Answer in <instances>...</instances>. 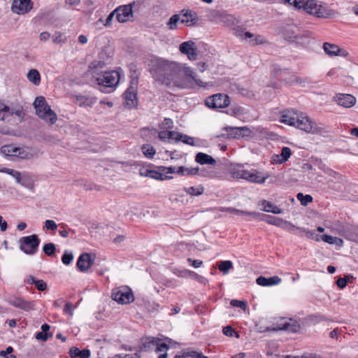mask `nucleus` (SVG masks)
Listing matches in <instances>:
<instances>
[{"label":"nucleus","instance_id":"obj_1","mask_svg":"<svg viewBox=\"0 0 358 358\" xmlns=\"http://www.w3.org/2000/svg\"><path fill=\"white\" fill-rule=\"evenodd\" d=\"M148 71L158 83L169 87L186 88L194 83L195 73L181 63L169 61L160 57H152L147 60Z\"/></svg>","mask_w":358,"mask_h":358},{"label":"nucleus","instance_id":"obj_2","mask_svg":"<svg viewBox=\"0 0 358 358\" xmlns=\"http://www.w3.org/2000/svg\"><path fill=\"white\" fill-rule=\"evenodd\" d=\"M295 127L309 134L320 135L326 137L329 135L330 131L329 127L322 123H317L313 121L310 117L299 113L296 119Z\"/></svg>","mask_w":358,"mask_h":358},{"label":"nucleus","instance_id":"obj_3","mask_svg":"<svg viewBox=\"0 0 358 358\" xmlns=\"http://www.w3.org/2000/svg\"><path fill=\"white\" fill-rule=\"evenodd\" d=\"M303 8L308 13L317 18H333L338 15L326 3L317 0H305Z\"/></svg>","mask_w":358,"mask_h":358},{"label":"nucleus","instance_id":"obj_4","mask_svg":"<svg viewBox=\"0 0 358 358\" xmlns=\"http://www.w3.org/2000/svg\"><path fill=\"white\" fill-rule=\"evenodd\" d=\"M197 14L190 9H182L179 13L173 15L166 22V26L170 30L178 28V24H185L187 27L194 26L198 21Z\"/></svg>","mask_w":358,"mask_h":358},{"label":"nucleus","instance_id":"obj_5","mask_svg":"<svg viewBox=\"0 0 358 358\" xmlns=\"http://www.w3.org/2000/svg\"><path fill=\"white\" fill-rule=\"evenodd\" d=\"M36 115L50 124H54L57 120V114L51 109L43 96H38L34 102Z\"/></svg>","mask_w":358,"mask_h":358},{"label":"nucleus","instance_id":"obj_6","mask_svg":"<svg viewBox=\"0 0 358 358\" xmlns=\"http://www.w3.org/2000/svg\"><path fill=\"white\" fill-rule=\"evenodd\" d=\"M154 347L156 348V352L159 355L158 358H167L166 351L169 348L167 342H162V341L157 337H147L142 340L141 350L144 351H149Z\"/></svg>","mask_w":358,"mask_h":358},{"label":"nucleus","instance_id":"obj_7","mask_svg":"<svg viewBox=\"0 0 358 358\" xmlns=\"http://www.w3.org/2000/svg\"><path fill=\"white\" fill-rule=\"evenodd\" d=\"M20 249L25 254L33 255L36 253L39 244L40 239L38 236L33 234L28 236H24L19 240Z\"/></svg>","mask_w":358,"mask_h":358},{"label":"nucleus","instance_id":"obj_8","mask_svg":"<svg viewBox=\"0 0 358 358\" xmlns=\"http://www.w3.org/2000/svg\"><path fill=\"white\" fill-rule=\"evenodd\" d=\"M205 104L209 108H224L229 106L230 99L224 94H215L205 100Z\"/></svg>","mask_w":358,"mask_h":358},{"label":"nucleus","instance_id":"obj_9","mask_svg":"<svg viewBox=\"0 0 358 358\" xmlns=\"http://www.w3.org/2000/svg\"><path fill=\"white\" fill-rule=\"evenodd\" d=\"M96 84L103 87H113L115 86L119 81L118 72L113 71L102 73L97 76H94Z\"/></svg>","mask_w":358,"mask_h":358},{"label":"nucleus","instance_id":"obj_10","mask_svg":"<svg viewBox=\"0 0 358 358\" xmlns=\"http://www.w3.org/2000/svg\"><path fill=\"white\" fill-rule=\"evenodd\" d=\"M222 131L221 136L228 138H241L250 136L251 133L250 129L246 126L238 127L227 126L222 129Z\"/></svg>","mask_w":358,"mask_h":358},{"label":"nucleus","instance_id":"obj_11","mask_svg":"<svg viewBox=\"0 0 358 358\" xmlns=\"http://www.w3.org/2000/svg\"><path fill=\"white\" fill-rule=\"evenodd\" d=\"M111 298L120 304L130 303L134 300L132 291L127 287L114 289Z\"/></svg>","mask_w":358,"mask_h":358},{"label":"nucleus","instance_id":"obj_12","mask_svg":"<svg viewBox=\"0 0 358 358\" xmlns=\"http://www.w3.org/2000/svg\"><path fill=\"white\" fill-rule=\"evenodd\" d=\"M22 110H15L8 108L3 115L1 116L0 120L6 122L10 126H15L20 123L23 119Z\"/></svg>","mask_w":358,"mask_h":358},{"label":"nucleus","instance_id":"obj_13","mask_svg":"<svg viewBox=\"0 0 358 358\" xmlns=\"http://www.w3.org/2000/svg\"><path fill=\"white\" fill-rule=\"evenodd\" d=\"M116 13V20L118 22L124 23L133 17L132 4L120 6L113 10Z\"/></svg>","mask_w":358,"mask_h":358},{"label":"nucleus","instance_id":"obj_14","mask_svg":"<svg viewBox=\"0 0 358 358\" xmlns=\"http://www.w3.org/2000/svg\"><path fill=\"white\" fill-rule=\"evenodd\" d=\"M179 50L185 55L190 61L197 59L198 53L194 42L188 41L182 43L179 46Z\"/></svg>","mask_w":358,"mask_h":358},{"label":"nucleus","instance_id":"obj_15","mask_svg":"<svg viewBox=\"0 0 358 358\" xmlns=\"http://www.w3.org/2000/svg\"><path fill=\"white\" fill-rule=\"evenodd\" d=\"M33 8L31 0H14L12 3V11L18 15H24Z\"/></svg>","mask_w":358,"mask_h":358},{"label":"nucleus","instance_id":"obj_16","mask_svg":"<svg viewBox=\"0 0 358 358\" xmlns=\"http://www.w3.org/2000/svg\"><path fill=\"white\" fill-rule=\"evenodd\" d=\"M8 303L16 308L24 311H30L34 309L35 303L34 301H27L22 297L14 296L8 300Z\"/></svg>","mask_w":358,"mask_h":358},{"label":"nucleus","instance_id":"obj_17","mask_svg":"<svg viewBox=\"0 0 358 358\" xmlns=\"http://www.w3.org/2000/svg\"><path fill=\"white\" fill-rule=\"evenodd\" d=\"M333 100L338 105L347 108L352 107L356 103V98L349 94H336Z\"/></svg>","mask_w":358,"mask_h":358},{"label":"nucleus","instance_id":"obj_18","mask_svg":"<svg viewBox=\"0 0 358 358\" xmlns=\"http://www.w3.org/2000/svg\"><path fill=\"white\" fill-rule=\"evenodd\" d=\"M323 50L326 55L329 57L341 56L346 57L348 55V52L345 50L339 48L337 45L327 42L324 43Z\"/></svg>","mask_w":358,"mask_h":358},{"label":"nucleus","instance_id":"obj_19","mask_svg":"<svg viewBox=\"0 0 358 358\" xmlns=\"http://www.w3.org/2000/svg\"><path fill=\"white\" fill-rule=\"evenodd\" d=\"M97 101V98L91 95L77 94L73 96V101L80 107H92Z\"/></svg>","mask_w":358,"mask_h":358},{"label":"nucleus","instance_id":"obj_20","mask_svg":"<svg viewBox=\"0 0 358 358\" xmlns=\"http://www.w3.org/2000/svg\"><path fill=\"white\" fill-rule=\"evenodd\" d=\"M93 262L94 261L89 253H83L80 255L76 264L80 271L85 272L92 266Z\"/></svg>","mask_w":358,"mask_h":358},{"label":"nucleus","instance_id":"obj_21","mask_svg":"<svg viewBox=\"0 0 358 358\" xmlns=\"http://www.w3.org/2000/svg\"><path fill=\"white\" fill-rule=\"evenodd\" d=\"M123 96L128 108H134L137 106V90H134V88H127Z\"/></svg>","mask_w":358,"mask_h":358},{"label":"nucleus","instance_id":"obj_22","mask_svg":"<svg viewBox=\"0 0 358 358\" xmlns=\"http://www.w3.org/2000/svg\"><path fill=\"white\" fill-rule=\"evenodd\" d=\"M140 174L141 176L158 180H165L172 178L171 176H166L162 171H157L154 170L143 169L140 171Z\"/></svg>","mask_w":358,"mask_h":358},{"label":"nucleus","instance_id":"obj_23","mask_svg":"<svg viewBox=\"0 0 358 358\" xmlns=\"http://www.w3.org/2000/svg\"><path fill=\"white\" fill-rule=\"evenodd\" d=\"M299 113L294 110H287L282 113L280 122L289 126H295Z\"/></svg>","mask_w":358,"mask_h":358},{"label":"nucleus","instance_id":"obj_24","mask_svg":"<svg viewBox=\"0 0 358 358\" xmlns=\"http://www.w3.org/2000/svg\"><path fill=\"white\" fill-rule=\"evenodd\" d=\"M245 38H248L246 41L251 45H257L266 43V39L262 35H255L250 32H245Z\"/></svg>","mask_w":358,"mask_h":358},{"label":"nucleus","instance_id":"obj_25","mask_svg":"<svg viewBox=\"0 0 358 358\" xmlns=\"http://www.w3.org/2000/svg\"><path fill=\"white\" fill-rule=\"evenodd\" d=\"M256 282L261 286H272L280 284L281 282V278L278 276H273L268 278L259 276L257 278Z\"/></svg>","mask_w":358,"mask_h":358},{"label":"nucleus","instance_id":"obj_26","mask_svg":"<svg viewBox=\"0 0 358 358\" xmlns=\"http://www.w3.org/2000/svg\"><path fill=\"white\" fill-rule=\"evenodd\" d=\"M268 177V174H264L257 170H252L249 176V182L262 184Z\"/></svg>","mask_w":358,"mask_h":358},{"label":"nucleus","instance_id":"obj_27","mask_svg":"<svg viewBox=\"0 0 358 358\" xmlns=\"http://www.w3.org/2000/svg\"><path fill=\"white\" fill-rule=\"evenodd\" d=\"M34 156L32 149L28 146H17V150L15 157H18L21 159H29Z\"/></svg>","mask_w":358,"mask_h":358},{"label":"nucleus","instance_id":"obj_28","mask_svg":"<svg viewBox=\"0 0 358 358\" xmlns=\"http://www.w3.org/2000/svg\"><path fill=\"white\" fill-rule=\"evenodd\" d=\"M285 39L289 41H296L299 42L300 40H301L305 35H299L298 34L294 29L292 27L287 28L283 34Z\"/></svg>","mask_w":358,"mask_h":358},{"label":"nucleus","instance_id":"obj_29","mask_svg":"<svg viewBox=\"0 0 358 358\" xmlns=\"http://www.w3.org/2000/svg\"><path fill=\"white\" fill-rule=\"evenodd\" d=\"M226 113L231 116L236 118H241L246 113V111L243 107L238 104H234L226 111Z\"/></svg>","mask_w":358,"mask_h":358},{"label":"nucleus","instance_id":"obj_30","mask_svg":"<svg viewBox=\"0 0 358 358\" xmlns=\"http://www.w3.org/2000/svg\"><path fill=\"white\" fill-rule=\"evenodd\" d=\"M71 357L89 358L90 357V351L88 349L80 350L76 347H72L69 352Z\"/></svg>","mask_w":358,"mask_h":358},{"label":"nucleus","instance_id":"obj_31","mask_svg":"<svg viewBox=\"0 0 358 358\" xmlns=\"http://www.w3.org/2000/svg\"><path fill=\"white\" fill-rule=\"evenodd\" d=\"M219 20L226 26H231L237 24L238 20L233 15L227 13H220Z\"/></svg>","mask_w":358,"mask_h":358},{"label":"nucleus","instance_id":"obj_32","mask_svg":"<svg viewBox=\"0 0 358 358\" xmlns=\"http://www.w3.org/2000/svg\"><path fill=\"white\" fill-rule=\"evenodd\" d=\"M17 146L14 144L4 145L1 148V153L6 157H15Z\"/></svg>","mask_w":358,"mask_h":358},{"label":"nucleus","instance_id":"obj_33","mask_svg":"<svg viewBox=\"0 0 358 358\" xmlns=\"http://www.w3.org/2000/svg\"><path fill=\"white\" fill-rule=\"evenodd\" d=\"M321 239L323 241H324L329 244H331V245H335L338 247H341L343 245V241L338 237L324 234L321 236Z\"/></svg>","mask_w":358,"mask_h":358},{"label":"nucleus","instance_id":"obj_34","mask_svg":"<svg viewBox=\"0 0 358 358\" xmlns=\"http://www.w3.org/2000/svg\"><path fill=\"white\" fill-rule=\"evenodd\" d=\"M176 136H178V132L175 131H162L158 134V137L162 141H174L176 142Z\"/></svg>","mask_w":358,"mask_h":358},{"label":"nucleus","instance_id":"obj_35","mask_svg":"<svg viewBox=\"0 0 358 358\" xmlns=\"http://www.w3.org/2000/svg\"><path fill=\"white\" fill-rule=\"evenodd\" d=\"M28 80L35 85L41 83V75L36 69H31L27 73Z\"/></svg>","mask_w":358,"mask_h":358},{"label":"nucleus","instance_id":"obj_36","mask_svg":"<svg viewBox=\"0 0 358 358\" xmlns=\"http://www.w3.org/2000/svg\"><path fill=\"white\" fill-rule=\"evenodd\" d=\"M199 171V167L186 168L184 166H179L177 169V173L182 176H194L197 174Z\"/></svg>","mask_w":358,"mask_h":358},{"label":"nucleus","instance_id":"obj_37","mask_svg":"<svg viewBox=\"0 0 358 358\" xmlns=\"http://www.w3.org/2000/svg\"><path fill=\"white\" fill-rule=\"evenodd\" d=\"M219 173L218 167H203V177L214 178Z\"/></svg>","mask_w":358,"mask_h":358},{"label":"nucleus","instance_id":"obj_38","mask_svg":"<svg viewBox=\"0 0 358 358\" xmlns=\"http://www.w3.org/2000/svg\"><path fill=\"white\" fill-rule=\"evenodd\" d=\"M176 142L182 141L183 143L190 145H194L195 141L194 138L192 137H190L186 134H182L181 133L178 132V136H176Z\"/></svg>","mask_w":358,"mask_h":358},{"label":"nucleus","instance_id":"obj_39","mask_svg":"<svg viewBox=\"0 0 358 358\" xmlns=\"http://www.w3.org/2000/svg\"><path fill=\"white\" fill-rule=\"evenodd\" d=\"M245 171L242 165L238 164L230 169V174L234 179H241L242 173Z\"/></svg>","mask_w":358,"mask_h":358},{"label":"nucleus","instance_id":"obj_40","mask_svg":"<svg viewBox=\"0 0 358 358\" xmlns=\"http://www.w3.org/2000/svg\"><path fill=\"white\" fill-rule=\"evenodd\" d=\"M143 155L148 159H152L155 155V150L153 146L145 144L141 147Z\"/></svg>","mask_w":358,"mask_h":358},{"label":"nucleus","instance_id":"obj_41","mask_svg":"<svg viewBox=\"0 0 358 358\" xmlns=\"http://www.w3.org/2000/svg\"><path fill=\"white\" fill-rule=\"evenodd\" d=\"M233 267V263L230 260L221 261L218 265V268L224 274H227Z\"/></svg>","mask_w":358,"mask_h":358},{"label":"nucleus","instance_id":"obj_42","mask_svg":"<svg viewBox=\"0 0 358 358\" xmlns=\"http://www.w3.org/2000/svg\"><path fill=\"white\" fill-rule=\"evenodd\" d=\"M43 251L46 255L52 256L56 251V246L52 243H46L43 247Z\"/></svg>","mask_w":358,"mask_h":358},{"label":"nucleus","instance_id":"obj_43","mask_svg":"<svg viewBox=\"0 0 358 358\" xmlns=\"http://www.w3.org/2000/svg\"><path fill=\"white\" fill-rule=\"evenodd\" d=\"M296 199L300 201L301 205L305 206L313 201V197L310 195H303V193H298L296 194Z\"/></svg>","mask_w":358,"mask_h":358},{"label":"nucleus","instance_id":"obj_44","mask_svg":"<svg viewBox=\"0 0 358 358\" xmlns=\"http://www.w3.org/2000/svg\"><path fill=\"white\" fill-rule=\"evenodd\" d=\"M203 165H211L218 167L216 160L210 155L203 153Z\"/></svg>","mask_w":358,"mask_h":358},{"label":"nucleus","instance_id":"obj_45","mask_svg":"<svg viewBox=\"0 0 358 358\" xmlns=\"http://www.w3.org/2000/svg\"><path fill=\"white\" fill-rule=\"evenodd\" d=\"M21 185L24 187L33 190L34 188V182L29 176H24Z\"/></svg>","mask_w":358,"mask_h":358},{"label":"nucleus","instance_id":"obj_46","mask_svg":"<svg viewBox=\"0 0 358 358\" xmlns=\"http://www.w3.org/2000/svg\"><path fill=\"white\" fill-rule=\"evenodd\" d=\"M285 4L293 6L294 8L300 9L303 8L305 0H282Z\"/></svg>","mask_w":358,"mask_h":358},{"label":"nucleus","instance_id":"obj_47","mask_svg":"<svg viewBox=\"0 0 358 358\" xmlns=\"http://www.w3.org/2000/svg\"><path fill=\"white\" fill-rule=\"evenodd\" d=\"M265 217H266V222L270 224H273V225H275V226H278V227H280L281 224H282V219L280 218V217H273V216H270V215H264Z\"/></svg>","mask_w":358,"mask_h":358},{"label":"nucleus","instance_id":"obj_48","mask_svg":"<svg viewBox=\"0 0 358 358\" xmlns=\"http://www.w3.org/2000/svg\"><path fill=\"white\" fill-rule=\"evenodd\" d=\"M183 190L190 196H199L201 194V189L200 187H185Z\"/></svg>","mask_w":358,"mask_h":358},{"label":"nucleus","instance_id":"obj_49","mask_svg":"<svg viewBox=\"0 0 358 358\" xmlns=\"http://www.w3.org/2000/svg\"><path fill=\"white\" fill-rule=\"evenodd\" d=\"M300 231L305 233L308 238L315 240L316 241H319L321 238V237L318 234H316L313 231H310L305 229H300Z\"/></svg>","mask_w":358,"mask_h":358},{"label":"nucleus","instance_id":"obj_50","mask_svg":"<svg viewBox=\"0 0 358 358\" xmlns=\"http://www.w3.org/2000/svg\"><path fill=\"white\" fill-rule=\"evenodd\" d=\"M133 73L131 76L130 86L128 88H134V90H137V85L138 82V75L136 73V71L134 70Z\"/></svg>","mask_w":358,"mask_h":358},{"label":"nucleus","instance_id":"obj_51","mask_svg":"<svg viewBox=\"0 0 358 358\" xmlns=\"http://www.w3.org/2000/svg\"><path fill=\"white\" fill-rule=\"evenodd\" d=\"M280 227L290 232H294L296 229L300 230V228L285 220H282Z\"/></svg>","mask_w":358,"mask_h":358},{"label":"nucleus","instance_id":"obj_52","mask_svg":"<svg viewBox=\"0 0 358 358\" xmlns=\"http://www.w3.org/2000/svg\"><path fill=\"white\" fill-rule=\"evenodd\" d=\"M73 259V255L72 252L65 251L62 257V261L64 264L69 265Z\"/></svg>","mask_w":358,"mask_h":358},{"label":"nucleus","instance_id":"obj_53","mask_svg":"<svg viewBox=\"0 0 358 358\" xmlns=\"http://www.w3.org/2000/svg\"><path fill=\"white\" fill-rule=\"evenodd\" d=\"M291 150L288 147H283L281 150L280 157L282 162H286L291 156Z\"/></svg>","mask_w":358,"mask_h":358},{"label":"nucleus","instance_id":"obj_54","mask_svg":"<svg viewBox=\"0 0 358 358\" xmlns=\"http://www.w3.org/2000/svg\"><path fill=\"white\" fill-rule=\"evenodd\" d=\"M52 334L51 333L48 334V333H45L43 331H40V332L36 333L35 338L37 340H41L43 342H45L48 339L49 337H52Z\"/></svg>","mask_w":358,"mask_h":358},{"label":"nucleus","instance_id":"obj_55","mask_svg":"<svg viewBox=\"0 0 358 358\" xmlns=\"http://www.w3.org/2000/svg\"><path fill=\"white\" fill-rule=\"evenodd\" d=\"M230 304L234 307L241 308L243 310H245L247 308L246 303L243 301L233 299L231 301Z\"/></svg>","mask_w":358,"mask_h":358},{"label":"nucleus","instance_id":"obj_56","mask_svg":"<svg viewBox=\"0 0 358 358\" xmlns=\"http://www.w3.org/2000/svg\"><path fill=\"white\" fill-rule=\"evenodd\" d=\"M235 213L237 215H248L252 218H257L259 216V214L257 213L248 212V211H244V210H238V209L236 210Z\"/></svg>","mask_w":358,"mask_h":358},{"label":"nucleus","instance_id":"obj_57","mask_svg":"<svg viewBox=\"0 0 358 358\" xmlns=\"http://www.w3.org/2000/svg\"><path fill=\"white\" fill-rule=\"evenodd\" d=\"M66 38L61 33H56L52 37L53 43L59 44L64 42Z\"/></svg>","mask_w":358,"mask_h":358},{"label":"nucleus","instance_id":"obj_58","mask_svg":"<svg viewBox=\"0 0 358 358\" xmlns=\"http://www.w3.org/2000/svg\"><path fill=\"white\" fill-rule=\"evenodd\" d=\"M45 227L47 229L55 231L57 228V224L56 222L52 220H47L45 222Z\"/></svg>","mask_w":358,"mask_h":358},{"label":"nucleus","instance_id":"obj_59","mask_svg":"<svg viewBox=\"0 0 358 358\" xmlns=\"http://www.w3.org/2000/svg\"><path fill=\"white\" fill-rule=\"evenodd\" d=\"M34 285L39 291H45L47 289V284L43 280H36Z\"/></svg>","mask_w":358,"mask_h":358},{"label":"nucleus","instance_id":"obj_60","mask_svg":"<svg viewBox=\"0 0 358 358\" xmlns=\"http://www.w3.org/2000/svg\"><path fill=\"white\" fill-rule=\"evenodd\" d=\"M223 334L227 336L231 337L234 334H236L238 337V335L235 332L234 329L231 326H227L223 328Z\"/></svg>","mask_w":358,"mask_h":358},{"label":"nucleus","instance_id":"obj_61","mask_svg":"<svg viewBox=\"0 0 358 358\" xmlns=\"http://www.w3.org/2000/svg\"><path fill=\"white\" fill-rule=\"evenodd\" d=\"M0 172L7 173V174L13 176V178H15V176H18V173L20 171L12 169L3 168V169H0Z\"/></svg>","mask_w":358,"mask_h":358},{"label":"nucleus","instance_id":"obj_62","mask_svg":"<svg viewBox=\"0 0 358 358\" xmlns=\"http://www.w3.org/2000/svg\"><path fill=\"white\" fill-rule=\"evenodd\" d=\"M159 171H162L164 172V173H177V169L178 168L170 166V167H165V166H159Z\"/></svg>","mask_w":358,"mask_h":358},{"label":"nucleus","instance_id":"obj_63","mask_svg":"<svg viewBox=\"0 0 358 358\" xmlns=\"http://www.w3.org/2000/svg\"><path fill=\"white\" fill-rule=\"evenodd\" d=\"M297 326L296 325H291L289 323H285L281 328H280V330H286L289 331L295 332L296 331Z\"/></svg>","mask_w":358,"mask_h":358},{"label":"nucleus","instance_id":"obj_64","mask_svg":"<svg viewBox=\"0 0 358 358\" xmlns=\"http://www.w3.org/2000/svg\"><path fill=\"white\" fill-rule=\"evenodd\" d=\"M73 309L74 308H73V304L70 302H67L65 304L64 311L66 314H68L70 316H72L73 315Z\"/></svg>","mask_w":358,"mask_h":358}]
</instances>
